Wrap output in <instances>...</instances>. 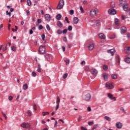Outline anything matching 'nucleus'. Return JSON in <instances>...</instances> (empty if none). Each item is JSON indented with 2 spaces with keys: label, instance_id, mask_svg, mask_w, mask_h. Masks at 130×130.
Returning a JSON list of instances; mask_svg holds the SVG:
<instances>
[{
  "label": "nucleus",
  "instance_id": "nucleus-1",
  "mask_svg": "<svg viewBox=\"0 0 130 130\" xmlns=\"http://www.w3.org/2000/svg\"><path fill=\"white\" fill-rule=\"evenodd\" d=\"M39 52H40V54H44L45 53V46L44 45L40 46Z\"/></svg>",
  "mask_w": 130,
  "mask_h": 130
},
{
  "label": "nucleus",
  "instance_id": "nucleus-2",
  "mask_svg": "<svg viewBox=\"0 0 130 130\" xmlns=\"http://www.w3.org/2000/svg\"><path fill=\"white\" fill-rule=\"evenodd\" d=\"M98 9L95 8V9H93L90 11V16H96L97 14H98Z\"/></svg>",
  "mask_w": 130,
  "mask_h": 130
},
{
  "label": "nucleus",
  "instance_id": "nucleus-3",
  "mask_svg": "<svg viewBox=\"0 0 130 130\" xmlns=\"http://www.w3.org/2000/svg\"><path fill=\"white\" fill-rule=\"evenodd\" d=\"M64 5V1L63 0H60L59 4L57 7V10H60V9H62V8H63Z\"/></svg>",
  "mask_w": 130,
  "mask_h": 130
},
{
  "label": "nucleus",
  "instance_id": "nucleus-4",
  "mask_svg": "<svg viewBox=\"0 0 130 130\" xmlns=\"http://www.w3.org/2000/svg\"><path fill=\"white\" fill-rule=\"evenodd\" d=\"M108 12L109 15H115L116 14V10L114 9L111 8L109 9Z\"/></svg>",
  "mask_w": 130,
  "mask_h": 130
},
{
  "label": "nucleus",
  "instance_id": "nucleus-5",
  "mask_svg": "<svg viewBox=\"0 0 130 130\" xmlns=\"http://www.w3.org/2000/svg\"><path fill=\"white\" fill-rule=\"evenodd\" d=\"M21 126H22V127H23V128H29L30 124L28 123L23 122L21 124Z\"/></svg>",
  "mask_w": 130,
  "mask_h": 130
},
{
  "label": "nucleus",
  "instance_id": "nucleus-6",
  "mask_svg": "<svg viewBox=\"0 0 130 130\" xmlns=\"http://www.w3.org/2000/svg\"><path fill=\"white\" fill-rule=\"evenodd\" d=\"M105 87L107 88V89H113V85H112L111 83L107 82Z\"/></svg>",
  "mask_w": 130,
  "mask_h": 130
},
{
  "label": "nucleus",
  "instance_id": "nucleus-7",
  "mask_svg": "<svg viewBox=\"0 0 130 130\" xmlns=\"http://www.w3.org/2000/svg\"><path fill=\"white\" fill-rule=\"evenodd\" d=\"M84 99L86 101H89L91 99V94L89 93H86L85 95Z\"/></svg>",
  "mask_w": 130,
  "mask_h": 130
},
{
  "label": "nucleus",
  "instance_id": "nucleus-8",
  "mask_svg": "<svg viewBox=\"0 0 130 130\" xmlns=\"http://www.w3.org/2000/svg\"><path fill=\"white\" fill-rule=\"evenodd\" d=\"M108 53H110L112 55V56H113L114 55V53H115V49H112L108 50L107 51Z\"/></svg>",
  "mask_w": 130,
  "mask_h": 130
},
{
  "label": "nucleus",
  "instance_id": "nucleus-9",
  "mask_svg": "<svg viewBox=\"0 0 130 130\" xmlns=\"http://www.w3.org/2000/svg\"><path fill=\"white\" fill-rule=\"evenodd\" d=\"M123 9L125 12L128 11V4L125 3L123 5Z\"/></svg>",
  "mask_w": 130,
  "mask_h": 130
},
{
  "label": "nucleus",
  "instance_id": "nucleus-10",
  "mask_svg": "<svg viewBox=\"0 0 130 130\" xmlns=\"http://www.w3.org/2000/svg\"><path fill=\"white\" fill-rule=\"evenodd\" d=\"M124 51L127 54H130V47H125L124 49Z\"/></svg>",
  "mask_w": 130,
  "mask_h": 130
},
{
  "label": "nucleus",
  "instance_id": "nucleus-11",
  "mask_svg": "<svg viewBox=\"0 0 130 130\" xmlns=\"http://www.w3.org/2000/svg\"><path fill=\"white\" fill-rule=\"evenodd\" d=\"M90 72L92 75H94V76H96L98 74V71L95 69H92L90 70Z\"/></svg>",
  "mask_w": 130,
  "mask_h": 130
},
{
  "label": "nucleus",
  "instance_id": "nucleus-12",
  "mask_svg": "<svg viewBox=\"0 0 130 130\" xmlns=\"http://www.w3.org/2000/svg\"><path fill=\"white\" fill-rule=\"evenodd\" d=\"M126 27L125 26H122L120 28V32L122 34H124L126 32Z\"/></svg>",
  "mask_w": 130,
  "mask_h": 130
},
{
  "label": "nucleus",
  "instance_id": "nucleus-13",
  "mask_svg": "<svg viewBox=\"0 0 130 130\" xmlns=\"http://www.w3.org/2000/svg\"><path fill=\"white\" fill-rule=\"evenodd\" d=\"M94 43H90L88 45V49L89 50H93V49H94Z\"/></svg>",
  "mask_w": 130,
  "mask_h": 130
},
{
  "label": "nucleus",
  "instance_id": "nucleus-14",
  "mask_svg": "<svg viewBox=\"0 0 130 130\" xmlns=\"http://www.w3.org/2000/svg\"><path fill=\"white\" fill-rule=\"evenodd\" d=\"M115 60L116 61L117 64L118 65L120 64V57L118 55H117L116 56Z\"/></svg>",
  "mask_w": 130,
  "mask_h": 130
},
{
  "label": "nucleus",
  "instance_id": "nucleus-15",
  "mask_svg": "<svg viewBox=\"0 0 130 130\" xmlns=\"http://www.w3.org/2000/svg\"><path fill=\"white\" fill-rule=\"evenodd\" d=\"M103 77L105 81H107V79H108V77H109V75L108 74L104 73L103 74Z\"/></svg>",
  "mask_w": 130,
  "mask_h": 130
},
{
  "label": "nucleus",
  "instance_id": "nucleus-16",
  "mask_svg": "<svg viewBox=\"0 0 130 130\" xmlns=\"http://www.w3.org/2000/svg\"><path fill=\"white\" fill-rule=\"evenodd\" d=\"M116 126L117 128H121L122 127V124L120 122H117Z\"/></svg>",
  "mask_w": 130,
  "mask_h": 130
},
{
  "label": "nucleus",
  "instance_id": "nucleus-17",
  "mask_svg": "<svg viewBox=\"0 0 130 130\" xmlns=\"http://www.w3.org/2000/svg\"><path fill=\"white\" fill-rule=\"evenodd\" d=\"M73 23L75 25H77V24L79 23V18H78L77 17H74L73 18Z\"/></svg>",
  "mask_w": 130,
  "mask_h": 130
},
{
  "label": "nucleus",
  "instance_id": "nucleus-18",
  "mask_svg": "<svg viewBox=\"0 0 130 130\" xmlns=\"http://www.w3.org/2000/svg\"><path fill=\"white\" fill-rule=\"evenodd\" d=\"M99 37L101 39H105L106 38V37L103 34H100Z\"/></svg>",
  "mask_w": 130,
  "mask_h": 130
},
{
  "label": "nucleus",
  "instance_id": "nucleus-19",
  "mask_svg": "<svg viewBox=\"0 0 130 130\" xmlns=\"http://www.w3.org/2000/svg\"><path fill=\"white\" fill-rule=\"evenodd\" d=\"M45 18L47 21H50V15L49 14H46Z\"/></svg>",
  "mask_w": 130,
  "mask_h": 130
},
{
  "label": "nucleus",
  "instance_id": "nucleus-20",
  "mask_svg": "<svg viewBox=\"0 0 130 130\" xmlns=\"http://www.w3.org/2000/svg\"><path fill=\"white\" fill-rule=\"evenodd\" d=\"M115 24L116 25V26H119L120 24L119 23V20L117 18H116L115 19Z\"/></svg>",
  "mask_w": 130,
  "mask_h": 130
},
{
  "label": "nucleus",
  "instance_id": "nucleus-21",
  "mask_svg": "<svg viewBox=\"0 0 130 130\" xmlns=\"http://www.w3.org/2000/svg\"><path fill=\"white\" fill-rule=\"evenodd\" d=\"M56 24L59 28H61L62 27V23L60 21H57Z\"/></svg>",
  "mask_w": 130,
  "mask_h": 130
},
{
  "label": "nucleus",
  "instance_id": "nucleus-22",
  "mask_svg": "<svg viewBox=\"0 0 130 130\" xmlns=\"http://www.w3.org/2000/svg\"><path fill=\"white\" fill-rule=\"evenodd\" d=\"M111 78L113 80H116V79H117V75L113 74L111 75Z\"/></svg>",
  "mask_w": 130,
  "mask_h": 130
},
{
  "label": "nucleus",
  "instance_id": "nucleus-23",
  "mask_svg": "<svg viewBox=\"0 0 130 130\" xmlns=\"http://www.w3.org/2000/svg\"><path fill=\"white\" fill-rule=\"evenodd\" d=\"M56 103L57 105H59V103H60V99H59V96H57Z\"/></svg>",
  "mask_w": 130,
  "mask_h": 130
},
{
  "label": "nucleus",
  "instance_id": "nucleus-24",
  "mask_svg": "<svg viewBox=\"0 0 130 130\" xmlns=\"http://www.w3.org/2000/svg\"><path fill=\"white\" fill-rule=\"evenodd\" d=\"M103 69L104 71H107V70H108V66L106 64H104L103 66Z\"/></svg>",
  "mask_w": 130,
  "mask_h": 130
},
{
  "label": "nucleus",
  "instance_id": "nucleus-25",
  "mask_svg": "<svg viewBox=\"0 0 130 130\" xmlns=\"http://www.w3.org/2000/svg\"><path fill=\"white\" fill-rule=\"evenodd\" d=\"M56 18L57 19V20H60V19H61V15L60 14H57L56 16Z\"/></svg>",
  "mask_w": 130,
  "mask_h": 130
},
{
  "label": "nucleus",
  "instance_id": "nucleus-26",
  "mask_svg": "<svg viewBox=\"0 0 130 130\" xmlns=\"http://www.w3.org/2000/svg\"><path fill=\"white\" fill-rule=\"evenodd\" d=\"M124 61L125 62H127V63H130V58L129 57H127L125 58Z\"/></svg>",
  "mask_w": 130,
  "mask_h": 130
},
{
  "label": "nucleus",
  "instance_id": "nucleus-27",
  "mask_svg": "<svg viewBox=\"0 0 130 130\" xmlns=\"http://www.w3.org/2000/svg\"><path fill=\"white\" fill-rule=\"evenodd\" d=\"M23 90H27L28 89V85L27 84H25L23 86Z\"/></svg>",
  "mask_w": 130,
  "mask_h": 130
},
{
  "label": "nucleus",
  "instance_id": "nucleus-28",
  "mask_svg": "<svg viewBox=\"0 0 130 130\" xmlns=\"http://www.w3.org/2000/svg\"><path fill=\"white\" fill-rule=\"evenodd\" d=\"M27 114L28 116H31L32 115V112L30 110L27 111Z\"/></svg>",
  "mask_w": 130,
  "mask_h": 130
},
{
  "label": "nucleus",
  "instance_id": "nucleus-29",
  "mask_svg": "<svg viewBox=\"0 0 130 130\" xmlns=\"http://www.w3.org/2000/svg\"><path fill=\"white\" fill-rule=\"evenodd\" d=\"M105 119L108 120V121H110L111 120V118L107 116H105Z\"/></svg>",
  "mask_w": 130,
  "mask_h": 130
},
{
  "label": "nucleus",
  "instance_id": "nucleus-30",
  "mask_svg": "<svg viewBox=\"0 0 130 130\" xmlns=\"http://www.w3.org/2000/svg\"><path fill=\"white\" fill-rule=\"evenodd\" d=\"M96 26H97V27H99V26H100V20H98L96 21Z\"/></svg>",
  "mask_w": 130,
  "mask_h": 130
},
{
  "label": "nucleus",
  "instance_id": "nucleus-31",
  "mask_svg": "<svg viewBox=\"0 0 130 130\" xmlns=\"http://www.w3.org/2000/svg\"><path fill=\"white\" fill-rule=\"evenodd\" d=\"M15 29L14 28L12 29V30L13 31V32H17V31H18V26H15Z\"/></svg>",
  "mask_w": 130,
  "mask_h": 130
},
{
  "label": "nucleus",
  "instance_id": "nucleus-32",
  "mask_svg": "<svg viewBox=\"0 0 130 130\" xmlns=\"http://www.w3.org/2000/svg\"><path fill=\"white\" fill-rule=\"evenodd\" d=\"M110 6H111V8H115V4L114 3V2H111Z\"/></svg>",
  "mask_w": 130,
  "mask_h": 130
},
{
  "label": "nucleus",
  "instance_id": "nucleus-33",
  "mask_svg": "<svg viewBox=\"0 0 130 130\" xmlns=\"http://www.w3.org/2000/svg\"><path fill=\"white\" fill-rule=\"evenodd\" d=\"M48 114H49V112H43V116H45V115H48Z\"/></svg>",
  "mask_w": 130,
  "mask_h": 130
},
{
  "label": "nucleus",
  "instance_id": "nucleus-34",
  "mask_svg": "<svg viewBox=\"0 0 130 130\" xmlns=\"http://www.w3.org/2000/svg\"><path fill=\"white\" fill-rule=\"evenodd\" d=\"M80 10L82 14H84V13H85V11H84V9H83V7L81 6L80 7Z\"/></svg>",
  "mask_w": 130,
  "mask_h": 130
},
{
  "label": "nucleus",
  "instance_id": "nucleus-35",
  "mask_svg": "<svg viewBox=\"0 0 130 130\" xmlns=\"http://www.w3.org/2000/svg\"><path fill=\"white\" fill-rule=\"evenodd\" d=\"M31 0H27V4L28 5V6H29V7H30V6H31Z\"/></svg>",
  "mask_w": 130,
  "mask_h": 130
},
{
  "label": "nucleus",
  "instance_id": "nucleus-36",
  "mask_svg": "<svg viewBox=\"0 0 130 130\" xmlns=\"http://www.w3.org/2000/svg\"><path fill=\"white\" fill-rule=\"evenodd\" d=\"M46 29L48 30V31H50V26H49V24L46 25Z\"/></svg>",
  "mask_w": 130,
  "mask_h": 130
},
{
  "label": "nucleus",
  "instance_id": "nucleus-37",
  "mask_svg": "<svg viewBox=\"0 0 130 130\" xmlns=\"http://www.w3.org/2000/svg\"><path fill=\"white\" fill-rule=\"evenodd\" d=\"M98 127V124H95L93 126L92 129L94 130V129H96V128Z\"/></svg>",
  "mask_w": 130,
  "mask_h": 130
},
{
  "label": "nucleus",
  "instance_id": "nucleus-38",
  "mask_svg": "<svg viewBox=\"0 0 130 130\" xmlns=\"http://www.w3.org/2000/svg\"><path fill=\"white\" fill-rule=\"evenodd\" d=\"M57 34H58L59 35H60V34H62V31H61V30L60 29H58L57 31Z\"/></svg>",
  "mask_w": 130,
  "mask_h": 130
},
{
  "label": "nucleus",
  "instance_id": "nucleus-39",
  "mask_svg": "<svg viewBox=\"0 0 130 130\" xmlns=\"http://www.w3.org/2000/svg\"><path fill=\"white\" fill-rule=\"evenodd\" d=\"M68 77V73H66L62 76L63 79H66Z\"/></svg>",
  "mask_w": 130,
  "mask_h": 130
},
{
  "label": "nucleus",
  "instance_id": "nucleus-40",
  "mask_svg": "<svg viewBox=\"0 0 130 130\" xmlns=\"http://www.w3.org/2000/svg\"><path fill=\"white\" fill-rule=\"evenodd\" d=\"M63 40L66 43L68 42V39H67V37L66 36H64V37L63 38Z\"/></svg>",
  "mask_w": 130,
  "mask_h": 130
},
{
  "label": "nucleus",
  "instance_id": "nucleus-41",
  "mask_svg": "<svg viewBox=\"0 0 130 130\" xmlns=\"http://www.w3.org/2000/svg\"><path fill=\"white\" fill-rule=\"evenodd\" d=\"M108 97H109V98H110V99H112V97H113V95L111 94V93H109L108 94Z\"/></svg>",
  "mask_w": 130,
  "mask_h": 130
},
{
  "label": "nucleus",
  "instance_id": "nucleus-42",
  "mask_svg": "<svg viewBox=\"0 0 130 130\" xmlns=\"http://www.w3.org/2000/svg\"><path fill=\"white\" fill-rule=\"evenodd\" d=\"M7 16H9V17H11V12H9V11H6Z\"/></svg>",
  "mask_w": 130,
  "mask_h": 130
},
{
  "label": "nucleus",
  "instance_id": "nucleus-43",
  "mask_svg": "<svg viewBox=\"0 0 130 130\" xmlns=\"http://www.w3.org/2000/svg\"><path fill=\"white\" fill-rule=\"evenodd\" d=\"M39 30H42L43 29V26L40 25L38 28Z\"/></svg>",
  "mask_w": 130,
  "mask_h": 130
},
{
  "label": "nucleus",
  "instance_id": "nucleus-44",
  "mask_svg": "<svg viewBox=\"0 0 130 130\" xmlns=\"http://www.w3.org/2000/svg\"><path fill=\"white\" fill-rule=\"evenodd\" d=\"M68 30H69V31H72L73 30V27L72 26L70 25L68 27Z\"/></svg>",
  "mask_w": 130,
  "mask_h": 130
},
{
  "label": "nucleus",
  "instance_id": "nucleus-45",
  "mask_svg": "<svg viewBox=\"0 0 130 130\" xmlns=\"http://www.w3.org/2000/svg\"><path fill=\"white\" fill-rule=\"evenodd\" d=\"M88 125H93V124H94V122L93 121L88 122Z\"/></svg>",
  "mask_w": 130,
  "mask_h": 130
},
{
  "label": "nucleus",
  "instance_id": "nucleus-46",
  "mask_svg": "<svg viewBox=\"0 0 130 130\" xmlns=\"http://www.w3.org/2000/svg\"><path fill=\"white\" fill-rule=\"evenodd\" d=\"M68 32V29L66 28L63 30V34H67Z\"/></svg>",
  "mask_w": 130,
  "mask_h": 130
},
{
  "label": "nucleus",
  "instance_id": "nucleus-47",
  "mask_svg": "<svg viewBox=\"0 0 130 130\" xmlns=\"http://www.w3.org/2000/svg\"><path fill=\"white\" fill-rule=\"evenodd\" d=\"M64 61L66 64H69L70 63V60L69 59L64 60Z\"/></svg>",
  "mask_w": 130,
  "mask_h": 130
},
{
  "label": "nucleus",
  "instance_id": "nucleus-48",
  "mask_svg": "<svg viewBox=\"0 0 130 130\" xmlns=\"http://www.w3.org/2000/svg\"><path fill=\"white\" fill-rule=\"evenodd\" d=\"M65 20L68 24H69L70 21H69V18H68V17H65Z\"/></svg>",
  "mask_w": 130,
  "mask_h": 130
},
{
  "label": "nucleus",
  "instance_id": "nucleus-49",
  "mask_svg": "<svg viewBox=\"0 0 130 130\" xmlns=\"http://www.w3.org/2000/svg\"><path fill=\"white\" fill-rule=\"evenodd\" d=\"M2 115L5 117V119H7V118H8V117H7V115L4 112H2Z\"/></svg>",
  "mask_w": 130,
  "mask_h": 130
},
{
  "label": "nucleus",
  "instance_id": "nucleus-50",
  "mask_svg": "<svg viewBox=\"0 0 130 130\" xmlns=\"http://www.w3.org/2000/svg\"><path fill=\"white\" fill-rule=\"evenodd\" d=\"M74 13V10H71L70 11V15H73Z\"/></svg>",
  "mask_w": 130,
  "mask_h": 130
},
{
  "label": "nucleus",
  "instance_id": "nucleus-51",
  "mask_svg": "<svg viewBox=\"0 0 130 130\" xmlns=\"http://www.w3.org/2000/svg\"><path fill=\"white\" fill-rule=\"evenodd\" d=\"M26 16H29V15H30V11H29V10H26Z\"/></svg>",
  "mask_w": 130,
  "mask_h": 130
},
{
  "label": "nucleus",
  "instance_id": "nucleus-52",
  "mask_svg": "<svg viewBox=\"0 0 130 130\" xmlns=\"http://www.w3.org/2000/svg\"><path fill=\"white\" fill-rule=\"evenodd\" d=\"M31 75H32V77H36V73H35L34 72H32Z\"/></svg>",
  "mask_w": 130,
  "mask_h": 130
},
{
  "label": "nucleus",
  "instance_id": "nucleus-53",
  "mask_svg": "<svg viewBox=\"0 0 130 130\" xmlns=\"http://www.w3.org/2000/svg\"><path fill=\"white\" fill-rule=\"evenodd\" d=\"M38 23L39 24H41V23H42V20H41V19H38Z\"/></svg>",
  "mask_w": 130,
  "mask_h": 130
},
{
  "label": "nucleus",
  "instance_id": "nucleus-54",
  "mask_svg": "<svg viewBox=\"0 0 130 130\" xmlns=\"http://www.w3.org/2000/svg\"><path fill=\"white\" fill-rule=\"evenodd\" d=\"M56 125H57V121L55 120L54 122V127H56Z\"/></svg>",
  "mask_w": 130,
  "mask_h": 130
},
{
  "label": "nucleus",
  "instance_id": "nucleus-55",
  "mask_svg": "<svg viewBox=\"0 0 130 130\" xmlns=\"http://www.w3.org/2000/svg\"><path fill=\"white\" fill-rule=\"evenodd\" d=\"M59 107V105L56 104V107H55V110L56 111L57 110V109H58Z\"/></svg>",
  "mask_w": 130,
  "mask_h": 130
},
{
  "label": "nucleus",
  "instance_id": "nucleus-56",
  "mask_svg": "<svg viewBox=\"0 0 130 130\" xmlns=\"http://www.w3.org/2000/svg\"><path fill=\"white\" fill-rule=\"evenodd\" d=\"M8 99H9V100L11 101V100H13V96H9Z\"/></svg>",
  "mask_w": 130,
  "mask_h": 130
},
{
  "label": "nucleus",
  "instance_id": "nucleus-57",
  "mask_svg": "<svg viewBox=\"0 0 130 130\" xmlns=\"http://www.w3.org/2000/svg\"><path fill=\"white\" fill-rule=\"evenodd\" d=\"M42 39L43 40H44V39H45V35H42Z\"/></svg>",
  "mask_w": 130,
  "mask_h": 130
},
{
  "label": "nucleus",
  "instance_id": "nucleus-58",
  "mask_svg": "<svg viewBox=\"0 0 130 130\" xmlns=\"http://www.w3.org/2000/svg\"><path fill=\"white\" fill-rule=\"evenodd\" d=\"M34 110H37V107L36 106V105H34Z\"/></svg>",
  "mask_w": 130,
  "mask_h": 130
},
{
  "label": "nucleus",
  "instance_id": "nucleus-59",
  "mask_svg": "<svg viewBox=\"0 0 130 130\" xmlns=\"http://www.w3.org/2000/svg\"><path fill=\"white\" fill-rule=\"evenodd\" d=\"M81 119H82V116H80L78 118V121H81Z\"/></svg>",
  "mask_w": 130,
  "mask_h": 130
},
{
  "label": "nucleus",
  "instance_id": "nucleus-60",
  "mask_svg": "<svg viewBox=\"0 0 130 130\" xmlns=\"http://www.w3.org/2000/svg\"><path fill=\"white\" fill-rule=\"evenodd\" d=\"M15 46H11V49H12V50H13V51H14V50H15Z\"/></svg>",
  "mask_w": 130,
  "mask_h": 130
},
{
  "label": "nucleus",
  "instance_id": "nucleus-61",
  "mask_svg": "<svg viewBox=\"0 0 130 130\" xmlns=\"http://www.w3.org/2000/svg\"><path fill=\"white\" fill-rule=\"evenodd\" d=\"M3 50L4 51H6V50H7V46H5L4 47H3Z\"/></svg>",
  "mask_w": 130,
  "mask_h": 130
},
{
  "label": "nucleus",
  "instance_id": "nucleus-62",
  "mask_svg": "<svg viewBox=\"0 0 130 130\" xmlns=\"http://www.w3.org/2000/svg\"><path fill=\"white\" fill-rule=\"evenodd\" d=\"M125 18H126L125 16H124V15L122 16V20L125 19Z\"/></svg>",
  "mask_w": 130,
  "mask_h": 130
},
{
  "label": "nucleus",
  "instance_id": "nucleus-63",
  "mask_svg": "<svg viewBox=\"0 0 130 130\" xmlns=\"http://www.w3.org/2000/svg\"><path fill=\"white\" fill-rule=\"evenodd\" d=\"M81 128L82 130H87V128H86L85 127H83V126H82L81 127Z\"/></svg>",
  "mask_w": 130,
  "mask_h": 130
},
{
  "label": "nucleus",
  "instance_id": "nucleus-64",
  "mask_svg": "<svg viewBox=\"0 0 130 130\" xmlns=\"http://www.w3.org/2000/svg\"><path fill=\"white\" fill-rule=\"evenodd\" d=\"M87 110H88V111H91V107H87Z\"/></svg>",
  "mask_w": 130,
  "mask_h": 130
}]
</instances>
